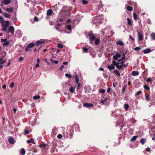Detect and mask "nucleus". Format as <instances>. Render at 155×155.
Here are the masks:
<instances>
[{
  "label": "nucleus",
  "instance_id": "obj_1",
  "mask_svg": "<svg viewBox=\"0 0 155 155\" xmlns=\"http://www.w3.org/2000/svg\"><path fill=\"white\" fill-rule=\"evenodd\" d=\"M74 130L73 126H69L67 127L66 132L64 133V136L67 138H71L73 135Z\"/></svg>",
  "mask_w": 155,
  "mask_h": 155
},
{
  "label": "nucleus",
  "instance_id": "obj_2",
  "mask_svg": "<svg viewBox=\"0 0 155 155\" xmlns=\"http://www.w3.org/2000/svg\"><path fill=\"white\" fill-rule=\"evenodd\" d=\"M126 53H124L123 54V57L120 59L118 61V63L115 62V65L117 68L122 69L123 68V63L125 61L126 58H125V55Z\"/></svg>",
  "mask_w": 155,
  "mask_h": 155
},
{
  "label": "nucleus",
  "instance_id": "obj_3",
  "mask_svg": "<svg viewBox=\"0 0 155 155\" xmlns=\"http://www.w3.org/2000/svg\"><path fill=\"white\" fill-rule=\"evenodd\" d=\"M101 33L103 35H106L108 37L112 36L114 32L110 31V27L107 26L105 28L104 31H101Z\"/></svg>",
  "mask_w": 155,
  "mask_h": 155
},
{
  "label": "nucleus",
  "instance_id": "obj_4",
  "mask_svg": "<svg viewBox=\"0 0 155 155\" xmlns=\"http://www.w3.org/2000/svg\"><path fill=\"white\" fill-rule=\"evenodd\" d=\"M2 24V31H6L7 28L9 26V22L8 21H5L4 22L1 23Z\"/></svg>",
  "mask_w": 155,
  "mask_h": 155
},
{
  "label": "nucleus",
  "instance_id": "obj_5",
  "mask_svg": "<svg viewBox=\"0 0 155 155\" xmlns=\"http://www.w3.org/2000/svg\"><path fill=\"white\" fill-rule=\"evenodd\" d=\"M102 16V15H100L99 16H97L96 17H94L93 18V23L94 24H96L97 23H98L100 22V17Z\"/></svg>",
  "mask_w": 155,
  "mask_h": 155
},
{
  "label": "nucleus",
  "instance_id": "obj_6",
  "mask_svg": "<svg viewBox=\"0 0 155 155\" xmlns=\"http://www.w3.org/2000/svg\"><path fill=\"white\" fill-rule=\"evenodd\" d=\"M35 45V44L33 43L28 44L26 48H25V51H30L29 50V48L33 47Z\"/></svg>",
  "mask_w": 155,
  "mask_h": 155
},
{
  "label": "nucleus",
  "instance_id": "obj_7",
  "mask_svg": "<svg viewBox=\"0 0 155 155\" xmlns=\"http://www.w3.org/2000/svg\"><path fill=\"white\" fill-rule=\"evenodd\" d=\"M1 41L3 42L2 45L4 46H7L10 43L9 41H7V39L6 38L3 39H1Z\"/></svg>",
  "mask_w": 155,
  "mask_h": 155
},
{
  "label": "nucleus",
  "instance_id": "obj_8",
  "mask_svg": "<svg viewBox=\"0 0 155 155\" xmlns=\"http://www.w3.org/2000/svg\"><path fill=\"white\" fill-rule=\"evenodd\" d=\"M11 0H3L2 2H1V6H3L5 5H8L11 3Z\"/></svg>",
  "mask_w": 155,
  "mask_h": 155
},
{
  "label": "nucleus",
  "instance_id": "obj_9",
  "mask_svg": "<svg viewBox=\"0 0 155 155\" xmlns=\"http://www.w3.org/2000/svg\"><path fill=\"white\" fill-rule=\"evenodd\" d=\"M113 64L110 65L108 64L107 66V68H109L110 71H111L112 70L114 69L115 68L114 63H115V61H114L112 62Z\"/></svg>",
  "mask_w": 155,
  "mask_h": 155
},
{
  "label": "nucleus",
  "instance_id": "obj_10",
  "mask_svg": "<svg viewBox=\"0 0 155 155\" xmlns=\"http://www.w3.org/2000/svg\"><path fill=\"white\" fill-rule=\"evenodd\" d=\"M58 150L57 149L55 146L53 145L51 149L50 152L51 153H54L55 152H57Z\"/></svg>",
  "mask_w": 155,
  "mask_h": 155
},
{
  "label": "nucleus",
  "instance_id": "obj_11",
  "mask_svg": "<svg viewBox=\"0 0 155 155\" xmlns=\"http://www.w3.org/2000/svg\"><path fill=\"white\" fill-rule=\"evenodd\" d=\"M15 29L14 27L12 26H10L8 27V31L11 33L12 34L14 33Z\"/></svg>",
  "mask_w": 155,
  "mask_h": 155
},
{
  "label": "nucleus",
  "instance_id": "obj_12",
  "mask_svg": "<svg viewBox=\"0 0 155 155\" xmlns=\"http://www.w3.org/2000/svg\"><path fill=\"white\" fill-rule=\"evenodd\" d=\"M45 42V41L43 39H40L39 40L37 41L35 44V45L36 46H38L39 45L43 44Z\"/></svg>",
  "mask_w": 155,
  "mask_h": 155
},
{
  "label": "nucleus",
  "instance_id": "obj_13",
  "mask_svg": "<svg viewBox=\"0 0 155 155\" xmlns=\"http://www.w3.org/2000/svg\"><path fill=\"white\" fill-rule=\"evenodd\" d=\"M75 90V87L71 86L69 88V91L71 94L74 93Z\"/></svg>",
  "mask_w": 155,
  "mask_h": 155
},
{
  "label": "nucleus",
  "instance_id": "obj_14",
  "mask_svg": "<svg viewBox=\"0 0 155 155\" xmlns=\"http://www.w3.org/2000/svg\"><path fill=\"white\" fill-rule=\"evenodd\" d=\"M83 105L84 107H92L93 106V104L90 103H84L83 104Z\"/></svg>",
  "mask_w": 155,
  "mask_h": 155
},
{
  "label": "nucleus",
  "instance_id": "obj_15",
  "mask_svg": "<svg viewBox=\"0 0 155 155\" xmlns=\"http://www.w3.org/2000/svg\"><path fill=\"white\" fill-rule=\"evenodd\" d=\"M88 35L89 37V39L90 41H93L95 39V37L93 35V34H89Z\"/></svg>",
  "mask_w": 155,
  "mask_h": 155
},
{
  "label": "nucleus",
  "instance_id": "obj_16",
  "mask_svg": "<svg viewBox=\"0 0 155 155\" xmlns=\"http://www.w3.org/2000/svg\"><path fill=\"white\" fill-rule=\"evenodd\" d=\"M138 39L139 41L141 40L143 38V35L142 33L140 32H138Z\"/></svg>",
  "mask_w": 155,
  "mask_h": 155
},
{
  "label": "nucleus",
  "instance_id": "obj_17",
  "mask_svg": "<svg viewBox=\"0 0 155 155\" xmlns=\"http://www.w3.org/2000/svg\"><path fill=\"white\" fill-rule=\"evenodd\" d=\"M151 51V49L149 48H147L143 50V51L145 54H147L150 52Z\"/></svg>",
  "mask_w": 155,
  "mask_h": 155
},
{
  "label": "nucleus",
  "instance_id": "obj_18",
  "mask_svg": "<svg viewBox=\"0 0 155 155\" xmlns=\"http://www.w3.org/2000/svg\"><path fill=\"white\" fill-rule=\"evenodd\" d=\"M74 74L75 75V82L76 84H78L79 83V80L78 78V77L77 74L76 73V72H75Z\"/></svg>",
  "mask_w": 155,
  "mask_h": 155
},
{
  "label": "nucleus",
  "instance_id": "obj_19",
  "mask_svg": "<svg viewBox=\"0 0 155 155\" xmlns=\"http://www.w3.org/2000/svg\"><path fill=\"white\" fill-rule=\"evenodd\" d=\"M8 141L9 142L12 144H13L15 142V140L12 138L10 137L8 139Z\"/></svg>",
  "mask_w": 155,
  "mask_h": 155
},
{
  "label": "nucleus",
  "instance_id": "obj_20",
  "mask_svg": "<svg viewBox=\"0 0 155 155\" xmlns=\"http://www.w3.org/2000/svg\"><path fill=\"white\" fill-rule=\"evenodd\" d=\"M127 25H132L133 24L132 21L129 18H127Z\"/></svg>",
  "mask_w": 155,
  "mask_h": 155
},
{
  "label": "nucleus",
  "instance_id": "obj_21",
  "mask_svg": "<svg viewBox=\"0 0 155 155\" xmlns=\"http://www.w3.org/2000/svg\"><path fill=\"white\" fill-rule=\"evenodd\" d=\"M116 44L120 46H123L124 45V42L121 41L119 40L117 41L116 42Z\"/></svg>",
  "mask_w": 155,
  "mask_h": 155
},
{
  "label": "nucleus",
  "instance_id": "obj_22",
  "mask_svg": "<svg viewBox=\"0 0 155 155\" xmlns=\"http://www.w3.org/2000/svg\"><path fill=\"white\" fill-rule=\"evenodd\" d=\"M53 13V11L52 9H49L47 10V14L48 15L50 16Z\"/></svg>",
  "mask_w": 155,
  "mask_h": 155
},
{
  "label": "nucleus",
  "instance_id": "obj_23",
  "mask_svg": "<svg viewBox=\"0 0 155 155\" xmlns=\"http://www.w3.org/2000/svg\"><path fill=\"white\" fill-rule=\"evenodd\" d=\"M140 142L143 145L147 142V140L145 138H142L140 139Z\"/></svg>",
  "mask_w": 155,
  "mask_h": 155
},
{
  "label": "nucleus",
  "instance_id": "obj_24",
  "mask_svg": "<svg viewBox=\"0 0 155 155\" xmlns=\"http://www.w3.org/2000/svg\"><path fill=\"white\" fill-rule=\"evenodd\" d=\"M14 10V8L12 7H10L9 8H7L6 9V12H12Z\"/></svg>",
  "mask_w": 155,
  "mask_h": 155
},
{
  "label": "nucleus",
  "instance_id": "obj_25",
  "mask_svg": "<svg viewBox=\"0 0 155 155\" xmlns=\"http://www.w3.org/2000/svg\"><path fill=\"white\" fill-rule=\"evenodd\" d=\"M139 74V72L136 71H134L132 72V75L133 76H136L138 75Z\"/></svg>",
  "mask_w": 155,
  "mask_h": 155
},
{
  "label": "nucleus",
  "instance_id": "obj_26",
  "mask_svg": "<svg viewBox=\"0 0 155 155\" xmlns=\"http://www.w3.org/2000/svg\"><path fill=\"white\" fill-rule=\"evenodd\" d=\"M145 98L146 100L148 102L150 101V96L149 95H145Z\"/></svg>",
  "mask_w": 155,
  "mask_h": 155
},
{
  "label": "nucleus",
  "instance_id": "obj_27",
  "mask_svg": "<svg viewBox=\"0 0 155 155\" xmlns=\"http://www.w3.org/2000/svg\"><path fill=\"white\" fill-rule=\"evenodd\" d=\"M27 142L28 143H32L33 144H35L34 140L32 138H31L30 139L27 140Z\"/></svg>",
  "mask_w": 155,
  "mask_h": 155
},
{
  "label": "nucleus",
  "instance_id": "obj_28",
  "mask_svg": "<svg viewBox=\"0 0 155 155\" xmlns=\"http://www.w3.org/2000/svg\"><path fill=\"white\" fill-rule=\"evenodd\" d=\"M4 16L6 18H10L11 15L8 13H5L3 14Z\"/></svg>",
  "mask_w": 155,
  "mask_h": 155
},
{
  "label": "nucleus",
  "instance_id": "obj_29",
  "mask_svg": "<svg viewBox=\"0 0 155 155\" xmlns=\"http://www.w3.org/2000/svg\"><path fill=\"white\" fill-rule=\"evenodd\" d=\"M138 136H134L130 139V141L131 142L136 140V139L138 137Z\"/></svg>",
  "mask_w": 155,
  "mask_h": 155
},
{
  "label": "nucleus",
  "instance_id": "obj_30",
  "mask_svg": "<svg viewBox=\"0 0 155 155\" xmlns=\"http://www.w3.org/2000/svg\"><path fill=\"white\" fill-rule=\"evenodd\" d=\"M133 16L134 19L135 21H136L137 19L138 18L137 15L135 13H133Z\"/></svg>",
  "mask_w": 155,
  "mask_h": 155
},
{
  "label": "nucleus",
  "instance_id": "obj_31",
  "mask_svg": "<svg viewBox=\"0 0 155 155\" xmlns=\"http://www.w3.org/2000/svg\"><path fill=\"white\" fill-rule=\"evenodd\" d=\"M25 150L23 148H22L21 149V151L20 153L21 154L24 155L25 154Z\"/></svg>",
  "mask_w": 155,
  "mask_h": 155
},
{
  "label": "nucleus",
  "instance_id": "obj_32",
  "mask_svg": "<svg viewBox=\"0 0 155 155\" xmlns=\"http://www.w3.org/2000/svg\"><path fill=\"white\" fill-rule=\"evenodd\" d=\"M114 72L117 76H120V74L119 72L116 69L114 70Z\"/></svg>",
  "mask_w": 155,
  "mask_h": 155
},
{
  "label": "nucleus",
  "instance_id": "obj_33",
  "mask_svg": "<svg viewBox=\"0 0 155 155\" xmlns=\"http://www.w3.org/2000/svg\"><path fill=\"white\" fill-rule=\"evenodd\" d=\"M130 121L131 122H132L133 123H135L136 120L135 119L134 117H132L130 118Z\"/></svg>",
  "mask_w": 155,
  "mask_h": 155
},
{
  "label": "nucleus",
  "instance_id": "obj_34",
  "mask_svg": "<svg viewBox=\"0 0 155 155\" xmlns=\"http://www.w3.org/2000/svg\"><path fill=\"white\" fill-rule=\"evenodd\" d=\"M6 62L5 61H3V58H0V64L2 65V64Z\"/></svg>",
  "mask_w": 155,
  "mask_h": 155
},
{
  "label": "nucleus",
  "instance_id": "obj_35",
  "mask_svg": "<svg viewBox=\"0 0 155 155\" xmlns=\"http://www.w3.org/2000/svg\"><path fill=\"white\" fill-rule=\"evenodd\" d=\"M151 38L153 40H155V33H153L151 35Z\"/></svg>",
  "mask_w": 155,
  "mask_h": 155
},
{
  "label": "nucleus",
  "instance_id": "obj_36",
  "mask_svg": "<svg viewBox=\"0 0 155 155\" xmlns=\"http://www.w3.org/2000/svg\"><path fill=\"white\" fill-rule=\"evenodd\" d=\"M95 39V44L96 45H98L99 44L100 41V40L98 39Z\"/></svg>",
  "mask_w": 155,
  "mask_h": 155
},
{
  "label": "nucleus",
  "instance_id": "obj_37",
  "mask_svg": "<svg viewBox=\"0 0 155 155\" xmlns=\"http://www.w3.org/2000/svg\"><path fill=\"white\" fill-rule=\"evenodd\" d=\"M151 97L153 100L155 99V92H154L152 93Z\"/></svg>",
  "mask_w": 155,
  "mask_h": 155
},
{
  "label": "nucleus",
  "instance_id": "obj_38",
  "mask_svg": "<svg viewBox=\"0 0 155 155\" xmlns=\"http://www.w3.org/2000/svg\"><path fill=\"white\" fill-rule=\"evenodd\" d=\"M84 89H85L86 90L85 91H87V92H88L89 91L88 90H90V87L89 86H85V87H84Z\"/></svg>",
  "mask_w": 155,
  "mask_h": 155
},
{
  "label": "nucleus",
  "instance_id": "obj_39",
  "mask_svg": "<svg viewBox=\"0 0 155 155\" xmlns=\"http://www.w3.org/2000/svg\"><path fill=\"white\" fill-rule=\"evenodd\" d=\"M82 50L84 52L86 53L88 51V49L87 48L84 47H83L82 48Z\"/></svg>",
  "mask_w": 155,
  "mask_h": 155
},
{
  "label": "nucleus",
  "instance_id": "obj_40",
  "mask_svg": "<svg viewBox=\"0 0 155 155\" xmlns=\"http://www.w3.org/2000/svg\"><path fill=\"white\" fill-rule=\"evenodd\" d=\"M65 75L66 77L69 78H71L72 77L71 75L70 74L68 73H66L65 74Z\"/></svg>",
  "mask_w": 155,
  "mask_h": 155
},
{
  "label": "nucleus",
  "instance_id": "obj_41",
  "mask_svg": "<svg viewBox=\"0 0 155 155\" xmlns=\"http://www.w3.org/2000/svg\"><path fill=\"white\" fill-rule=\"evenodd\" d=\"M127 9L129 11H132L133 10V8L130 6H127Z\"/></svg>",
  "mask_w": 155,
  "mask_h": 155
},
{
  "label": "nucleus",
  "instance_id": "obj_42",
  "mask_svg": "<svg viewBox=\"0 0 155 155\" xmlns=\"http://www.w3.org/2000/svg\"><path fill=\"white\" fill-rule=\"evenodd\" d=\"M57 47L60 48H63V45L60 43H58L57 44Z\"/></svg>",
  "mask_w": 155,
  "mask_h": 155
},
{
  "label": "nucleus",
  "instance_id": "obj_43",
  "mask_svg": "<svg viewBox=\"0 0 155 155\" xmlns=\"http://www.w3.org/2000/svg\"><path fill=\"white\" fill-rule=\"evenodd\" d=\"M33 98L35 100L38 99L40 98V96L39 95H36L33 96Z\"/></svg>",
  "mask_w": 155,
  "mask_h": 155
},
{
  "label": "nucleus",
  "instance_id": "obj_44",
  "mask_svg": "<svg viewBox=\"0 0 155 155\" xmlns=\"http://www.w3.org/2000/svg\"><path fill=\"white\" fill-rule=\"evenodd\" d=\"M143 87L145 89L147 90H150V87L147 85H146L144 86Z\"/></svg>",
  "mask_w": 155,
  "mask_h": 155
},
{
  "label": "nucleus",
  "instance_id": "obj_45",
  "mask_svg": "<svg viewBox=\"0 0 155 155\" xmlns=\"http://www.w3.org/2000/svg\"><path fill=\"white\" fill-rule=\"evenodd\" d=\"M124 108L125 109L127 110L129 108V106L128 104H126L124 105Z\"/></svg>",
  "mask_w": 155,
  "mask_h": 155
},
{
  "label": "nucleus",
  "instance_id": "obj_46",
  "mask_svg": "<svg viewBox=\"0 0 155 155\" xmlns=\"http://www.w3.org/2000/svg\"><path fill=\"white\" fill-rule=\"evenodd\" d=\"M142 92L140 91H137L136 94H135V96H139L140 95L141 93Z\"/></svg>",
  "mask_w": 155,
  "mask_h": 155
},
{
  "label": "nucleus",
  "instance_id": "obj_47",
  "mask_svg": "<svg viewBox=\"0 0 155 155\" xmlns=\"http://www.w3.org/2000/svg\"><path fill=\"white\" fill-rule=\"evenodd\" d=\"M140 49L141 48L140 47H137L134 48V50L135 51H139L140 50Z\"/></svg>",
  "mask_w": 155,
  "mask_h": 155
},
{
  "label": "nucleus",
  "instance_id": "obj_48",
  "mask_svg": "<svg viewBox=\"0 0 155 155\" xmlns=\"http://www.w3.org/2000/svg\"><path fill=\"white\" fill-rule=\"evenodd\" d=\"M0 21L1 23H2L5 22V20H4L2 16H0Z\"/></svg>",
  "mask_w": 155,
  "mask_h": 155
},
{
  "label": "nucleus",
  "instance_id": "obj_49",
  "mask_svg": "<svg viewBox=\"0 0 155 155\" xmlns=\"http://www.w3.org/2000/svg\"><path fill=\"white\" fill-rule=\"evenodd\" d=\"M67 29L68 30H70L71 29V25H69L67 26Z\"/></svg>",
  "mask_w": 155,
  "mask_h": 155
},
{
  "label": "nucleus",
  "instance_id": "obj_50",
  "mask_svg": "<svg viewBox=\"0 0 155 155\" xmlns=\"http://www.w3.org/2000/svg\"><path fill=\"white\" fill-rule=\"evenodd\" d=\"M82 3L84 5H86L88 3V2L85 0H82Z\"/></svg>",
  "mask_w": 155,
  "mask_h": 155
},
{
  "label": "nucleus",
  "instance_id": "obj_51",
  "mask_svg": "<svg viewBox=\"0 0 155 155\" xmlns=\"http://www.w3.org/2000/svg\"><path fill=\"white\" fill-rule=\"evenodd\" d=\"M16 33H18L21 35H22L21 31L20 30H17L16 31Z\"/></svg>",
  "mask_w": 155,
  "mask_h": 155
},
{
  "label": "nucleus",
  "instance_id": "obj_52",
  "mask_svg": "<svg viewBox=\"0 0 155 155\" xmlns=\"http://www.w3.org/2000/svg\"><path fill=\"white\" fill-rule=\"evenodd\" d=\"M107 98H105L104 100H102L101 101L100 103H105L107 101Z\"/></svg>",
  "mask_w": 155,
  "mask_h": 155
},
{
  "label": "nucleus",
  "instance_id": "obj_53",
  "mask_svg": "<svg viewBox=\"0 0 155 155\" xmlns=\"http://www.w3.org/2000/svg\"><path fill=\"white\" fill-rule=\"evenodd\" d=\"M38 18L36 16H35L34 18V19L35 21H38Z\"/></svg>",
  "mask_w": 155,
  "mask_h": 155
},
{
  "label": "nucleus",
  "instance_id": "obj_54",
  "mask_svg": "<svg viewBox=\"0 0 155 155\" xmlns=\"http://www.w3.org/2000/svg\"><path fill=\"white\" fill-rule=\"evenodd\" d=\"M151 81V78H147L146 80V81L147 82H150Z\"/></svg>",
  "mask_w": 155,
  "mask_h": 155
},
{
  "label": "nucleus",
  "instance_id": "obj_55",
  "mask_svg": "<svg viewBox=\"0 0 155 155\" xmlns=\"http://www.w3.org/2000/svg\"><path fill=\"white\" fill-rule=\"evenodd\" d=\"M62 137V135L61 134H59L57 135V137L59 139L61 138Z\"/></svg>",
  "mask_w": 155,
  "mask_h": 155
},
{
  "label": "nucleus",
  "instance_id": "obj_56",
  "mask_svg": "<svg viewBox=\"0 0 155 155\" xmlns=\"http://www.w3.org/2000/svg\"><path fill=\"white\" fill-rule=\"evenodd\" d=\"M29 131L28 130H25L24 132V134L26 135L28 134H29Z\"/></svg>",
  "mask_w": 155,
  "mask_h": 155
},
{
  "label": "nucleus",
  "instance_id": "obj_57",
  "mask_svg": "<svg viewBox=\"0 0 155 155\" xmlns=\"http://www.w3.org/2000/svg\"><path fill=\"white\" fill-rule=\"evenodd\" d=\"M14 87V82H12L11 83L10 85V87L11 88H13Z\"/></svg>",
  "mask_w": 155,
  "mask_h": 155
},
{
  "label": "nucleus",
  "instance_id": "obj_58",
  "mask_svg": "<svg viewBox=\"0 0 155 155\" xmlns=\"http://www.w3.org/2000/svg\"><path fill=\"white\" fill-rule=\"evenodd\" d=\"M113 58L115 60H117L118 59V58L117 57L116 55H114L113 56Z\"/></svg>",
  "mask_w": 155,
  "mask_h": 155
},
{
  "label": "nucleus",
  "instance_id": "obj_59",
  "mask_svg": "<svg viewBox=\"0 0 155 155\" xmlns=\"http://www.w3.org/2000/svg\"><path fill=\"white\" fill-rule=\"evenodd\" d=\"M49 25L51 26L53 25H54V22L52 21H50Z\"/></svg>",
  "mask_w": 155,
  "mask_h": 155
},
{
  "label": "nucleus",
  "instance_id": "obj_60",
  "mask_svg": "<svg viewBox=\"0 0 155 155\" xmlns=\"http://www.w3.org/2000/svg\"><path fill=\"white\" fill-rule=\"evenodd\" d=\"M125 90V86L123 87L122 89V92L123 93H124V91Z\"/></svg>",
  "mask_w": 155,
  "mask_h": 155
},
{
  "label": "nucleus",
  "instance_id": "obj_61",
  "mask_svg": "<svg viewBox=\"0 0 155 155\" xmlns=\"http://www.w3.org/2000/svg\"><path fill=\"white\" fill-rule=\"evenodd\" d=\"M100 92L101 93L103 94V93H104L105 92V90L104 89H102L100 91Z\"/></svg>",
  "mask_w": 155,
  "mask_h": 155
},
{
  "label": "nucleus",
  "instance_id": "obj_62",
  "mask_svg": "<svg viewBox=\"0 0 155 155\" xmlns=\"http://www.w3.org/2000/svg\"><path fill=\"white\" fill-rule=\"evenodd\" d=\"M47 145L46 144H44L43 145H40V146L41 147V148H42L43 147H45Z\"/></svg>",
  "mask_w": 155,
  "mask_h": 155
},
{
  "label": "nucleus",
  "instance_id": "obj_63",
  "mask_svg": "<svg viewBox=\"0 0 155 155\" xmlns=\"http://www.w3.org/2000/svg\"><path fill=\"white\" fill-rule=\"evenodd\" d=\"M24 59V58L22 57H20V58L19 59V61H22Z\"/></svg>",
  "mask_w": 155,
  "mask_h": 155
},
{
  "label": "nucleus",
  "instance_id": "obj_64",
  "mask_svg": "<svg viewBox=\"0 0 155 155\" xmlns=\"http://www.w3.org/2000/svg\"><path fill=\"white\" fill-rule=\"evenodd\" d=\"M64 68V65H61V66L60 67V69L62 71V70H63V69Z\"/></svg>",
  "mask_w": 155,
  "mask_h": 155
}]
</instances>
